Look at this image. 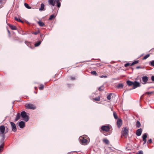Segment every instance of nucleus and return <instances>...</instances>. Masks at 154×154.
<instances>
[{
	"mask_svg": "<svg viewBox=\"0 0 154 154\" xmlns=\"http://www.w3.org/2000/svg\"><path fill=\"white\" fill-rule=\"evenodd\" d=\"M111 128V125H103L100 128V131L101 133H103V131L108 132L110 131Z\"/></svg>",
	"mask_w": 154,
	"mask_h": 154,
	"instance_id": "nucleus-1",
	"label": "nucleus"
},
{
	"mask_svg": "<svg viewBox=\"0 0 154 154\" xmlns=\"http://www.w3.org/2000/svg\"><path fill=\"white\" fill-rule=\"evenodd\" d=\"M128 132V129L126 127H124L122 128V137H124L125 138L127 137Z\"/></svg>",
	"mask_w": 154,
	"mask_h": 154,
	"instance_id": "nucleus-2",
	"label": "nucleus"
},
{
	"mask_svg": "<svg viewBox=\"0 0 154 154\" xmlns=\"http://www.w3.org/2000/svg\"><path fill=\"white\" fill-rule=\"evenodd\" d=\"M20 115L23 119L26 122H27L29 120V116L27 115L26 112L25 111H23L21 112Z\"/></svg>",
	"mask_w": 154,
	"mask_h": 154,
	"instance_id": "nucleus-3",
	"label": "nucleus"
},
{
	"mask_svg": "<svg viewBox=\"0 0 154 154\" xmlns=\"http://www.w3.org/2000/svg\"><path fill=\"white\" fill-rule=\"evenodd\" d=\"M25 106L26 109H35V106L32 104H26Z\"/></svg>",
	"mask_w": 154,
	"mask_h": 154,
	"instance_id": "nucleus-4",
	"label": "nucleus"
},
{
	"mask_svg": "<svg viewBox=\"0 0 154 154\" xmlns=\"http://www.w3.org/2000/svg\"><path fill=\"white\" fill-rule=\"evenodd\" d=\"M10 124L11 125L12 131L14 132H16L17 131V128L15 124L12 122H11Z\"/></svg>",
	"mask_w": 154,
	"mask_h": 154,
	"instance_id": "nucleus-5",
	"label": "nucleus"
},
{
	"mask_svg": "<svg viewBox=\"0 0 154 154\" xmlns=\"http://www.w3.org/2000/svg\"><path fill=\"white\" fill-rule=\"evenodd\" d=\"M140 85L139 83L135 81L134 82V84L133 85V86L132 89H134L137 87H140Z\"/></svg>",
	"mask_w": 154,
	"mask_h": 154,
	"instance_id": "nucleus-6",
	"label": "nucleus"
},
{
	"mask_svg": "<svg viewBox=\"0 0 154 154\" xmlns=\"http://www.w3.org/2000/svg\"><path fill=\"white\" fill-rule=\"evenodd\" d=\"M2 138L0 142V143L1 144V145L0 146V149L4 147V140H5V135L4 134H2Z\"/></svg>",
	"mask_w": 154,
	"mask_h": 154,
	"instance_id": "nucleus-7",
	"label": "nucleus"
},
{
	"mask_svg": "<svg viewBox=\"0 0 154 154\" xmlns=\"http://www.w3.org/2000/svg\"><path fill=\"white\" fill-rule=\"evenodd\" d=\"M5 127L4 125H1L0 126V132L2 134L5 135Z\"/></svg>",
	"mask_w": 154,
	"mask_h": 154,
	"instance_id": "nucleus-8",
	"label": "nucleus"
},
{
	"mask_svg": "<svg viewBox=\"0 0 154 154\" xmlns=\"http://www.w3.org/2000/svg\"><path fill=\"white\" fill-rule=\"evenodd\" d=\"M117 125L118 127L119 128L122 125V121L121 119H118L117 122Z\"/></svg>",
	"mask_w": 154,
	"mask_h": 154,
	"instance_id": "nucleus-9",
	"label": "nucleus"
},
{
	"mask_svg": "<svg viewBox=\"0 0 154 154\" xmlns=\"http://www.w3.org/2000/svg\"><path fill=\"white\" fill-rule=\"evenodd\" d=\"M142 132V129L140 128L137 130L136 132V134L137 136H139L141 135Z\"/></svg>",
	"mask_w": 154,
	"mask_h": 154,
	"instance_id": "nucleus-10",
	"label": "nucleus"
},
{
	"mask_svg": "<svg viewBox=\"0 0 154 154\" xmlns=\"http://www.w3.org/2000/svg\"><path fill=\"white\" fill-rule=\"evenodd\" d=\"M148 80V78L146 76H143L142 78V80L143 82V84H145Z\"/></svg>",
	"mask_w": 154,
	"mask_h": 154,
	"instance_id": "nucleus-11",
	"label": "nucleus"
},
{
	"mask_svg": "<svg viewBox=\"0 0 154 154\" xmlns=\"http://www.w3.org/2000/svg\"><path fill=\"white\" fill-rule=\"evenodd\" d=\"M80 142H81L83 143H86V144L87 143V141H88L86 139H85L84 137H82L80 138Z\"/></svg>",
	"mask_w": 154,
	"mask_h": 154,
	"instance_id": "nucleus-12",
	"label": "nucleus"
},
{
	"mask_svg": "<svg viewBox=\"0 0 154 154\" xmlns=\"http://www.w3.org/2000/svg\"><path fill=\"white\" fill-rule=\"evenodd\" d=\"M48 2L50 5L54 6L56 3V1H55V0H48Z\"/></svg>",
	"mask_w": 154,
	"mask_h": 154,
	"instance_id": "nucleus-13",
	"label": "nucleus"
},
{
	"mask_svg": "<svg viewBox=\"0 0 154 154\" xmlns=\"http://www.w3.org/2000/svg\"><path fill=\"white\" fill-rule=\"evenodd\" d=\"M25 123L23 121H21L19 122V125L20 128H23L25 127Z\"/></svg>",
	"mask_w": 154,
	"mask_h": 154,
	"instance_id": "nucleus-14",
	"label": "nucleus"
},
{
	"mask_svg": "<svg viewBox=\"0 0 154 154\" xmlns=\"http://www.w3.org/2000/svg\"><path fill=\"white\" fill-rule=\"evenodd\" d=\"M20 116L21 115L20 113H17V114L16 117L15 119L14 122H16L17 121H18L20 117Z\"/></svg>",
	"mask_w": 154,
	"mask_h": 154,
	"instance_id": "nucleus-15",
	"label": "nucleus"
},
{
	"mask_svg": "<svg viewBox=\"0 0 154 154\" xmlns=\"http://www.w3.org/2000/svg\"><path fill=\"white\" fill-rule=\"evenodd\" d=\"M126 83L127 85H128L129 86H131L133 85L134 84L133 82H132L129 80H128L127 81Z\"/></svg>",
	"mask_w": 154,
	"mask_h": 154,
	"instance_id": "nucleus-16",
	"label": "nucleus"
},
{
	"mask_svg": "<svg viewBox=\"0 0 154 154\" xmlns=\"http://www.w3.org/2000/svg\"><path fill=\"white\" fill-rule=\"evenodd\" d=\"M9 26L10 28L12 30H16L17 28L14 25H12L11 24H9L8 25Z\"/></svg>",
	"mask_w": 154,
	"mask_h": 154,
	"instance_id": "nucleus-17",
	"label": "nucleus"
},
{
	"mask_svg": "<svg viewBox=\"0 0 154 154\" xmlns=\"http://www.w3.org/2000/svg\"><path fill=\"white\" fill-rule=\"evenodd\" d=\"M44 4L43 3H42L41 5V7L39 8V10L41 11L44 10Z\"/></svg>",
	"mask_w": 154,
	"mask_h": 154,
	"instance_id": "nucleus-18",
	"label": "nucleus"
},
{
	"mask_svg": "<svg viewBox=\"0 0 154 154\" xmlns=\"http://www.w3.org/2000/svg\"><path fill=\"white\" fill-rule=\"evenodd\" d=\"M38 23L39 24V26L42 27L44 26L45 25L44 23L41 21H39L38 22Z\"/></svg>",
	"mask_w": 154,
	"mask_h": 154,
	"instance_id": "nucleus-19",
	"label": "nucleus"
},
{
	"mask_svg": "<svg viewBox=\"0 0 154 154\" xmlns=\"http://www.w3.org/2000/svg\"><path fill=\"white\" fill-rule=\"evenodd\" d=\"M60 0H55L56 3H57V6L58 8H60L61 5V4L60 2Z\"/></svg>",
	"mask_w": 154,
	"mask_h": 154,
	"instance_id": "nucleus-20",
	"label": "nucleus"
},
{
	"mask_svg": "<svg viewBox=\"0 0 154 154\" xmlns=\"http://www.w3.org/2000/svg\"><path fill=\"white\" fill-rule=\"evenodd\" d=\"M141 126V124L140 122L139 121H137L136 122V126L137 128H139Z\"/></svg>",
	"mask_w": 154,
	"mask_h": 154,
	"instance_id": "nucleus-21",
	"label": "nucleus"
},
{
	"mask_svg": "<svg viewBox=\"0 0 154 154\" xmlns=\"http://www.w3.org/2000/svg\"><path fill=\"white\" fill-rule=\"evenodd\" d=\"M123 85L122 84H119L117 86V88H122Z\"/></svg>",
	"mask_w": 154,
	"mask_h": 154,
	"instance_id": "nucleus-22",
	"label": "nucleus"
},
{
	"mask_svg": "<svg viewBox=\"0 0 154 154\" xmlns=\"http://www.w3.org/2000/svg\"><path fill=\"white\" fill-rule=\"evenodd\" d=\"M142 138L143 140H145L146 139V138L147 137V134L146 133L144 134L142 136Z\"/></svg>",
	"mask_w": 154,
	"mask_h": 154,
	"instance_id": "nucleus-23",
	"label": "nucleus"
},
{
	"mask_svg": "<svg viewBox=\"0 0 154 154\" xmlns=\"http://www.w3.org/2000/svg\"><path fill=\"white\" fill-rule=\"evenodd\" d=\"M103 142L106 144H108L109 142L108 140L106 139H103Z\"/></svg>",
	"mask_w": 154,
	"mask_h": 154,
	"instance_id": "nucleus-24",
	"label": "nucleus"
},
{
	"mask_svg": "<svg viewBox=\"0 0 154 154\" xmlns=\"http://www.w3.org/2000/svg\"><path fill=\"white\" fill-rule=\"evenodd\" d=\"M14 19H15V20L18 21V22H22L23 23V22L21 20L20 18H19L17 17H15V18H14Z\"/></svg>",
	"mask_w": 154,
	"mask_h": 154,
	"instance_id": "nucleus-25",
	"label": "nucleus"
},
{
	"mask_svg": "<svg viewBox=\"0 0 154 154\" xmlns=\"http://www.w3.org/2000/svg\"><path fill=\"white\" fill-rule=\"evenodd\" d=\"M25 6L28 9H30L31 8L30 7L29 5L26 3H25L24 4Z\"/></svg>",
	"mask_w": 154,
	"mask_h": 154,
	"instance_id": "nucleus-26",
	"label": "nucleus"
},
{
	"mask_svg": "<svg viewBox=\"0 0 154 154\" xmlns=\"http://www.w3.org/2000/svg\"><path fill=\"white\" fill-rule=\"evenodd\" d=\"M139 63V60H136L133 62L130 65V66H132L135 64L138 63Z\"/></svg>",
	"mask_w": 154,
	"mask_h": 154,
	"instance_id": "nucleus-27",
	"label": "nucleus"
},
{
	"mask_svg": "<svg viewBox=\"0 0 154 154\" xmlns=\"http://www.w3.org/2000/svg\"><path fill=\"white\" fill-rule=\"evenodd\" d=\"M44 86L42 84H40L39 87V89L40 90H43L44 89Z\"/></svg>",
	"mask_w": 154,
	"mask_h": 154,
	"instance_id": "nucleus-28",
	"label": "nucleus"
},
{
	"mask_svg": "<svg viewBox=\"0 0 154 154\" xmlns=\"http://www.w3.org/2000/svg\"><path fill=\"white\" fill-rule=\"evenodd\" d=\"M112 95V93H110L107 96V98L108 100H110L111 98V96Z\"/></svg>",
	"mask_w": 154,
	"mask_h": 154,
	"instance_id": "nucleus-29",
	"label": "nucleus"
},
{
	"mask_svg": "<svg viewBox=\"0 0 154 154\" xmlns=\"http://www.w3.org/2000/svg\"><path fill=\"white\" fill-rule=\"evenodd\" d=\"M150 54H147L146 55L144 56L143 58V60H145L147 58L149 57Z\"/></svg>",
	"mask_w": 154,
	"mask_h": 154,
	"instance_id": "nucleus-30",
	"label": "nucleus"
},
{
	"mask_svg": "<svg viewBox=\"0 0 154 154\" xmlns=\"http://www.w3.org/2000/svg\"><path fill=\"white\" fill-rule=\"evenodd\" d=\"M55 17L54 15L53 14L51 15L49 18V20H51L53 19H54Z\"/></svg>",
	"mask_w": 154,
	"mask_h": 154,
	"instance_id": "nucleus-31",
	"label": "nucleus"
},
{
	"mask_svg": "<svg viewBox=\"0 0 154 154\" xmlns=\"http://www.w3.org/2000/svg\"><path fill=\"white\" fill-rule=\"evenodd\" d=\"M41 41H39L35 44V47H37L41 43Z\"/></svg>",
	"mask_w": 154,
	"mask_h": 154,
	"instance_id": "nucleus-32",
	"label": "nucleus"
},
{
	"mask_svg": "<svg viewBox=\"0 0 154 154\" xmlns=\"http://www.w3.org/2000/svg\"><path fill=\"white\" fill-rule=\"evenodd\" d=\"M104 89V87L103 86H101L98 88V90L100 91H103Z\"/></svg>",
	"mask_w": 154,
	"mask_h": 154,
	"instance_id": "nucleus-33",
	"label": "nucleus"
},
{
	"mask_svg": "<svg viewBox=\"0 0 154 154\" xmlns=\"http://www.w3.org/2000/svg\"><path fill=\"white\" fill-rule=\"evenodd\" d=\"M91 74L94 75H97V73L96 71H92L91 72Z\"/></svg>",
	"mask_w": 154,
	"mask_h": 154,
	"instance_id": "nucleus-34",
	"label": "nucleus"
},
{
	"mask_svg": "<svg viewBox=\"0 0 154 154\" xmlns=\"http://www.w3.org/2000/svg\"><path fill=\"white\" fill-rule=\"evenodd\" d=\"M93 99L97 101H100V98L99 97H96L95 98H94Z\"/></svg>",
	"mask_w": 154,
	"mask_h": 154,
	"instance_id": "nucleus-35",
	"label": "nucleus"
},
{
	"mask_svg": "<svg viewBox=\"0 0 154 154\" xmlns=\"http://www.w3.org/2000/svg\"><path fill=\"white\" fill-rule=\"evenodd\" d=\"M113 116L115 119H117L118 118V116L116 113L113 112Z\"/></svg>",
	"mask_w": 154,
	"mask_h": 154,
	"instance_id": "nucleus-36",
	"label": "nucleus"
},
{
	"mask_svg": "<svg viewBox=\"0 0 154 154\" xmlns=\"http://www.w3.org/2000/svg\"><path fill=\"white\" fill-rule=\"evenodd\" d=\"M150 65L151 66H154V60L151 61L150 63Z\"/></svg>",
	"mask_w": 154,
	"mask_h": 154,
	"instance_id": "nucleus-37",
	"label": "nucleus"
},
{
	"mask_svg": "<svg viewBox=\"0 0 154 154\" xmlns=\"http://www.w3.org/2000/svg\"><path fill=\"white\" fill-rule=\"evenodd\" d=\"M39 33V31H38L35 32H32V34H33L35 35H37Z\"/></svg>",
	"mask_w": 154,
	"mask_h": 154,
	"instance_id": "nucleus-38",
	"label": "nucleus"
},
{
	"mask_svg": "<svg viewBox=\"0 0 154 154\" xmlns=\"http://www.w3.org/2000/svg\"><path fill=\"white\" fill-rule=\"evenodd\" d=\"M131 64L129 63H127L125 65V67H128V66H130Z\"/></svg>",
	"mask_w": 154,
	"mask_h": 154,
	"instance_id": "nucleus-39",
	"label": "nucleus"
},
{
	"mask_svg": "<svg viewBox=\"0 0 154 154\" xmlns=\"http://www.w3.org/2000/svg\"><path fill=\"white\" fill-rule=\"evenodd\" d=\"M152 139H149L148 141V142H147V143L149 144L151 143H152Z\"/></svg>",
	"mask_w": 154,
	"mask_h": 154,
	"instance_id": "nucleus-40",
	"label": "nucleus"
},
{
	"mask_svg": "<svg viewBox=\"0 0 154 154\" xmlns=\"http://www.w3.org/2000/svg\"><path fill=\"white\" fill-rule=\"evenodd\" d=\"M143 152L142 150L140 151H138L137 153V154H143Z\"/></svg>",
	"mask_w": 154,
	"mask_h": 154,
	"instance_id": "nucleus-41",
	"label": "nucleus"
},
{
	"mask_svg": "<svg viewBox=\"0 0 154 154\" xmlns=\"http://www.w3.org/2000/svg\"><path fill=\"white\" fill-rule=\"evenodd\" d=\"M107 77V76H106L104 75H102V76H101L100 77L101 78H106Z\"/></svg>",
	"mask_w": 154,
	"mask_h": 154,
	"instance_id": "nucleus-42",
	"label": "nucleus"
},
{
	"mask_svg": "<svg viewBox=\"0 0 154 154\" xmlns=\"http://www.w3.org/2000/svg\"><path fill=\"white\" fill-rule=\"evenodd\" d=\"M70 79L72 80H74L75 79V77H71Z\"/></svg>",
	"mask_w": 154,
	"mask_h": 154,
	"instance_id": "nucleus-43",
	"label": "nucleus"
},
{
	"mask_svg": "<svg viewBox=\"0 0 154 154\" xmlns=\"http://www.w3.org/2000/svg\"><path fill=\"white\" fill-rule=\"evenodd\" d=\"M143 144H144L146 143V139H145V140H143Z\"/></svg>",
	"mask_w": 154,
	"mask_h": 154,
	"instance_id": "nucleus-44",
	"label": "nucleus"
},
{
	"mask_svg": "<svg viewBox=\"0 0 154 154\" xmlns=\"http://www.w3.org/2000/svg\"><path fill=\"white\" fill-rule=\"evenodd\" d=\"M151 80L152 81H154V76H152L151 77Z\"/></svg>",
	"mask_w": 154,
	"mask_h": 154,
	"instance_id": "nucleus-45",
	"label": "nucleus"
},
{
	"mask_svg": "<svg viewBox=\"0 0 154 154\" xmlns=\"http://www.w3.org/2000/svg\"><path fill=\"white\" fill-rule=\"evenodd\" d=\"M26 44L28 45V46H29V44H30V43L29 42H25Z\"/></svg>",
	"mask_w": 154,
	"mask_h": 154,
	"instance_id": "nucleus-46",
	"label": "nucleus"
},
{
	"mask_svg": "<svg viewBox=\"0 0 154 154\" xmlns=\"http://www.w3.org/2000/svg\"><path fill=\"white\" fill-rule=\"evenodd\" d=\"M152 92H147L146 93V94H147L148 95L150 94H152Z\"/></svg>",
	"mask_w": 154,
	"mask_h": 154,
	"instance_id": "nucleus-47",
	"label": "nucleus"
},
{
	"mask_svg": "<svg viewBox=\"0 0 154 154\" xmlns=\"http://www.w3.org/2000/svg\"><path fill=\"white\" fill-rule=\"evenodd\" d=\"M136 68L137 69H140L141 68V67L140 66H137L136 67Z\"/></svg>",
	"mask_w": 154,
	"mask_h": 154,
	"instance_id": "nucleus-48",
	"label": "nucleus"
},
{
	"mask_svg": "<svg viewBox=\"0 0 154 154\" xmlns=\"http://www.w3.org/2000/svg\"><path fill=\"white\" fill-rule=\"evenodd\" d=\"M67 85L69 87H70V84H67Z\"/></svg>",
	"mask_w": 154,
	"mask_h": 154,
	"instance_id": "nucleus-49",
	"label": "nucleus"
},
{
	"mask_svg": "<svg viewBox=\"0 0 154 154\" xmlns=\"http://www.w3.org/2000/svg\"><path fill=\"white\" fill-rule=\"evenodd\" d=\"M8 33H9V34L10 33V31H9V30H8Z\"/></svg>",
	"mask_w": 154,
	"mask_h": 154,
	"instance_id": "nucleus-50",
	"label": "nucleus"
},
{
	"mask_svg": "<svg viewBox=\"0 0 154 154\" xmlns=\"http://www.w3.org/2000/svg\"><path fill=\"white\" fill-rule=\"evenodd\" d=\"M36 88H37L36 87H35V89H36Z\"/></svg>",
	"mask_w": 154,
	"mask_h": 154,
	"instance_id": "nucleus-51",
	"label": "nucleus"
},
{
	"mask_svg": "<svg viewBox=\"0 0 154 154\" xmlns=\"http://www.w3.org/2000/svg\"><path fill=\"white\" fill-rule=\"evenodd\" d=\"M1 149H0V152H1Z\"/></svg>",
	"mask_w": 154,
	"mask_h": 154,
	"instance_id": "nucleus-52",
	"label": "nucleus"
}]
</instances>
